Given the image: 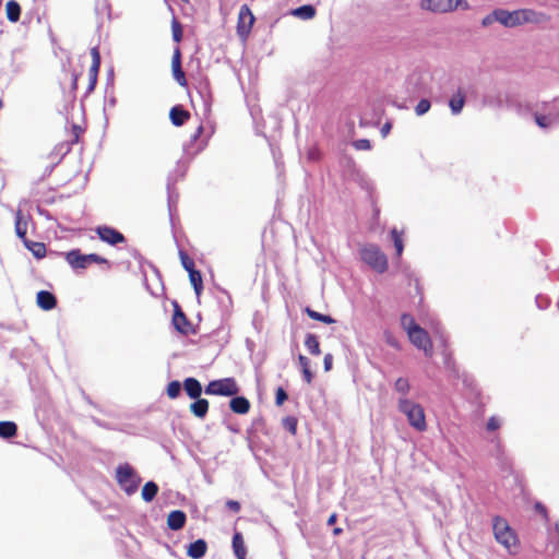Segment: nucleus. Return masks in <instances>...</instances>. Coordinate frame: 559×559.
Listing matches in <instances>:
<instances>
[{
	"label": "nucleus",
	"instance_id": "obj_1",
	"mask_svg": "<svg viewBox=\"0 0 559 559\" xmlns=\"http://www.w3.org/2000/svg\"><path fill=\"white\" fill-rule=\"evenodd\" d=\"M491 528L497 544H499L509 555L518 554L520 549V538L506 519L495 516L492 519Z\"/></svg>",
	"mask_w": 559,
	"mask_h": 559
},
{
	"label": "nucleus",
	"instance_id": "obj_2",
	"mask_svg": "<svg viewBox=\"0 0 559 559\" xmlns=\"http://www.w3.org/2000/svg\"><path fill=\"white\" fill-rule=\"evenodd\" d=\"M401 324L407 334L409 342L418 349L424 350L427 356L432 355V342L428 333L419 326L409 314L401 317Z\"/></svg>",
	"mask_w": 559,
	"mask_h": 559
},
{
	"label": "nucleus",
	"instance_id": "obj_3",
	"mask_svg": "<svg viewBox=\"0 0 559 559\" xmlns=\"http://www.w3.org/2000/svg\"><path fill=\"white\" fill-rule=\"evenodd\" d=\"M399 411L407 418L408 425L419 432L427 430V420L424 407L407 397H401L397 402Z\"/></svg>",
	"mask_w": 559,
	"mask_h": 559
},
{
	"label": "nucleus",
	"instance_id": "obj_4",
	"mask_svg": "<svg viewBox=\"0 0 559 559\" xmlns=\"http://www.w3.org/2000/svg\"><path fill=\"white\" fill-rule=\"evenodd\" d=\"M493 15L496 21L507 27H515L525 23L539 22V15L530 9H520L512 12L499 9L493 11Z\"/></svg>",
	"mask_w": 559,
	"mask_h": 559
},
{
	"label": "nucleus",
	"instance_id": "obj_5",
	"mask_svg": "<svg viewBox=\"0 0 559 559\" xmlns=\"http://www.w3.org/2000/svg\"><path fill=\"white\" fill-rule=\"evenodd\" d=\"M361 260L378 273H383L388 269L385 254L376 246H364L359 250Z\"/></svg>",
	"mask_w": 559,
	"mask_h": 559
},
{
	"label": "nucleus",
	"instance_id": "obj_6",
	"mask_svg": "<svg viewBox=\"0 0 559 559\" xmlns=\"http://www.w3.org/2000/svg\"><path fill=\"white\" fill-rule=\"evenodd\" d=\"M116 479L120 488L127 493L132 495L138 490L140 477L128 465H120L116 469Z\"/></svg>",
	"mask_w": 559,
	"mask_h": 559
},
{
	"label": "nucleus",
	"instance_id": "obj_7",
	"mask_svg": "<svg viewBox=\"0 0 559 559\" xmlns=\"http://www.w3.org/2000/svg\"><path fill=\"white\" fill-rule=\"evenodd\" d=\"M254 22L255 16L253 15L249 5L242 4L238 12L236 26L237 35L242 41L248 39Z\"/></svg>",
	"mask_w": 559,
	"mask_h": 559
},
{
	"label": "nucleus",
	"instance_id": "obj_8",
	"mask_svg": "<svg viewBox=\"0 0 559 559\" xmlns=\"http://www.w3.org/2000/svg\"><path fill=\"white\" fill-rule=\"evenodd\" d=\"M421 8L436 13H447L461 7L464 10L469 8L465 0H423Z\"/></svg>",
	"mask_w": 559,
	"mask_h": 559
},
{
	"label": "nucleus",
	"instance_id": "obj_9",
	"mask_svg": "<svg viewBox=\"0 0 559 559\" xmlns=\"http://www.w3.org/2000/svg\"><path fill=\"white\" fill-rule=\"evenodd\" d=\"M237 392L238 385L233 378L213 380L205 388V393L210 395L233 396Z\"/></svg>",
	"mask_w": 559,
	"mask_h": 559
},
{
	"label": "nucleus",
	"instance_id": "obj_10",
	"mask_svg": "<svg viewBox=\"0 0 559 559\" xmlns=\"http://www.w3.org/2000/svg\"><path fill=\"white\" fill-rule=\"evenodd\" d=\"M66 260L73 269H83L90 262L106 263V259L94 254H81L78 250H72L67 253Z\"/></svg>",
	"mask_w": 559,
	"mask_h": 559
},
{
	"label": "nucleus",
	"instance_id": "obj_11",
	"mask_svg": "<svg viewBox=\"0 0 559 559\" xmlns=\"http://www.w3.org/2000/svg\"><path fill=\"white\" fill-rule=\"evenodd\" d=\"M171 71H173V76L176 80V82L180 86L187 87L188 82L186 79V74L181 68V51H180L179 47L175 48L173 57H171Z\"/></svg>",
	"mask_w": 559,
	"mask_h": 559
},
{
	"label": "nucleus",
	"instance_id": "obj_12",
	"mask_svg": "<svg viewBox=\"0 0 559 559\" xmlns=\"http://www.w3.org/2000/svg\"><path fill=\"white\" fill-rule=\"evenodd\" d=\"M91 56H92V64L88 69V86L87 92L91 93L94 91L96 84H97V78L100 67V55L96 47L91 49Z\"/></svg>",
	"mask_w": 559,
	"mask_h": 559
},
{
	"label": "nucleus",
	"instance_id": "obj_13",
	"mask_svg": "<svg viewBox=\"0 0 559 559\" xmlns=\"http://www.w3.org/2000/svg\"><path fill=\"white\" fill-rule=\"evenodd\" d=\"M96 233L102 241L109 245L120 243L124 240L122 234L109 227H98Z\"/></svg>",
	"mask_w": 559,
	"mask_h": 559
},
{
	"label": "nucleus",
	"instance_id": "obj_14",
	"mask_svg": "<svg viewBox=\"0 0 559 559\" xmlns=\"http://www.w3.org/2000/svg\"><path fill=\"white\" fill-rule=\"evenodd\" d=\"M190 112L181 105L174 106L169 111L170 121L176 127L183 126L190 119Z\"/></svg>",
	"mask_w": 559,
	"mask_h": 559
},
{
	"label": "nucleus",
	"instance_id": "obj_15",
	"mask_svg": "<svg viewBox=\"0 0 559 559\" xmlns=\"http://www.w3.org/2000/svg\"><path fill=\"white\" fill-rule=\"evenodd\" d=\"M173 323H174L175 329L180 333L186 334L190 330V324L187 321L185 314L181 312L178 305L174 306Z\"/></svg>",
	"mask_w": 559,
	"mask_h": 559
},
{
	"label": "nucleus",
	"instance_id": "obj_16",
	"mask_svg": "<svg viewBox=\"0 0 559 559\" xmlns=\"http://www.w3.org/2000/svg\"><path fill=\"white\" fill-rule=\"evenodd\" d=\"M36 302L39 308H41L45 311H48L56 306V298L50 292L40 290L37 294Z\"/></svg>",
	"mask_w": 559,
	"mask_h": 559
},
{
	"label": "nucleus",
	"instance_id": "obj_17",
	"mask_svg": "<svg viewBox=\"0 0 559 559\" xmlns=\"http://www.w3.org/2000/svg\"><path fill=\"white\" fill-rule=\"evenodd\" d=\"M185 522L186 515L180 510H174L167 516V526L173 531L180 530L185 525Z\"/></svg>",
	"mask_w": 559,
	"mask_h": 559
},
{
	"label": "nucleus",
	"instance_id": "obj_18",
	"mask_svg": "<svg viewBox=\"0 0 559 559\" xmlns=\"http://www.w3.org/2000/svg\"><path fill=\"white\" fill-rule=\"evenodd\" d=\"M206 543L203 539H197L191 543L188 547L187 555L192 559H200L206 552Z\"/></svg>",
	"mask_w": 559,
	"mask_h": 559
},
{
	"label": "nucleus",
	"instance_id": "obj_19",
	"mask_svg": "<svg viewBox=\"0 0 559 559\" xmlns=\"http://www.w3.org/2000/svg\"><path fill=\"white\" fill-rule=\"evenodd\" d=\"M21 12H22V9H21V5H20V3L17 1L9 0L5 3V15H7V19L11 23L19 22V20L21 17Z\"/></svg>",
	"mask_w": 559,
	"mask_h": 559
},
{
	"label": "nucleus",
	"instance_id": "obj_20",
	"mask_svg": "<svg viewBox=\"0 0 559 559\" xmlns=\"http://www.w3.org/2000/svg\"><path fill=\"white\" fill-rule=\"evenodd\" d=\"M465 105V93L462 90H457L455 94L452 95L449 102V106L453 115H459Z\"/></svg>",
	"mask_w": 559,
	"mask_h": 559
},
{
	"label": "nucleus",
	"instance_id": "obj_21",
	"mask_svg": "<svg viewBox=\"0 0 559 559\" xmlns=\"http://www.w3.org/2000/svg\"><path fill=\"white\" fill-rule=\"evenodd\" d=\"M185 390L189 397L198 399L202 393V386L195 378H187L183 382Z\"/></svg>",
	"mask_w": 559,
	"mask_h": 559
},
{
	"label": "nucleus",
	"instance_id": "obj_22",
	"mask_svg": "<svg viewBox=\"0 0 559 559\" xmlns=\"http://www.w3.org/2000/svg\"><path fill=\"white\" fill-rule=\"evenodd\" d=\"M189 409L197 418H203L209 411V402L205 399L198 397L190 404Z\"/></svg>",
	"mask_w": 559,
	"mask_h": 559
},
{
	"label": "nucleus",
	"instance_id": "obj_23",
	"mask_svg": "<svg viewBox=\"0 0 559 559\" xmlns=\"http://www.w3.org/2000/svg\"><path fill=\"white\" fill-rule=\"evenodd\" d=\"M230 409L236 414H246L250 409V403L248 399L243 396H236L229 403Z\"/></svg>",
	"mask_w": 559,
	"mask_h": 559
},
{
	"label": "nucleus",
	"instance_id": "obj_24",
	"mask_svg": "<svg viewBox=\"0 0 559 559\" xmlns=\"http://www.w3.org/2000/svg\"><path fill=\"white\" fill-rule=\"evenodd\" d=\"M158 491V487L154 481H146L141 490V498L144 502H151Z\"/></svg>",
	"mask_w": 559,
	"mask_h": 559
},
{
	"label": "nucleus",
	"instance_id": "obj_25",
	"mask_svg": "<svg viewBox=\"0 0 559 559\" xmlns=\"http://www.w3.org/2000/svg\"><path fill=\"white\" fill-rule=\"evenodd\" d=\"M188 277H189V282H190L191 286L193 287L195 295L200 296L201 292H202V284H203L201 273L194 269V270L188 272Z\"/></svg>",
	"mask_w": 559,
	"mask_h": 559
},
{
	"label": "nucleus",
	"instance_id": "obj_26",
	"mask_svg": "<svg viewBox=\"0 0 559 559\" xmlns=\"http://www.w3.org/2000/svg\"><path fill=\"white\" fill-rule=\"evenodd\" d=\"M233 549L237 559H246V548L243 539L239 533H236L233 537Z\"/></svg>",
	"mask_w": 559,
	"mask_h": 559
},
{
	"label": "nucleus",
	"instance_id": "obj_27",
	"mask_svg": "<svg viewBox=\"0 0 559 559\" xmlns=\"http://www.w3.org/2000/svg\"><path fill=\"white\" fill-rule=\"evenodd\" d=\"M26 224H27L26 219H24L23 216L21 215V212L17 211L16 216H15L14 229H15L16 236L20 239H22L23 241L26 239L25 238Z\"/></svg>",
	"mask_w": 559,
	"mask_h": 559
},
{
	"label": "nucleus",
	"instance_id": "obj_28",
	"mask_svg": "<svg viewBox=\"0 0 559 559\" xmlns=\"http://www.w3.org/2000/svg\"><path fill=\"white\" fill-rule=\"evenodd\" d=\"M24 245L35 258L40 259L45 257L46 248L43 242H31L25 239Z\"/></svg>",
	"mask_w": 559,
	"mask_h": 559
},
{
	"label": "nucleus",
	"instance_id": "obj_29",
	"mask_svg": "<svg viewBox=\"0 0 559 559\" xmlns=\"http://www.w3.org/2000/svg\"><path fill=\"white\" fill-rule=\"evenodd\" d=\"M16 433V425L13 421H0V437L11 438Z\"/></svg>",
	"mask_w": 559,
	"mask_h": 559
},
{
	"label": "nucleus",
	"instance_id": "obj_30",
	"mask_svg": "<svg viewBox=\"0 0 559 559\" xmlns=\"http://www.w3.org/2000/svg\"><path fill=\"white\" fill-rule=\"evenodd\" d=\"M294 14L296 16H299V17L304 19V20H309V19H312L316 15V9L312 5L307 4V5H302V7L297 8L294 11Z\"/></svg>",
	"mask_w": 559,
	"mask_h": 559
},
{
	"label": "nucleus",
	"instance_id": "obj_31",
	"mask_svg": "<svg viewBox=\"0 0 559 559\" xmlns=\"http://www.w3.org/2000/svg\"><path fill=\"white\" fill-rule=\"evenodd\" d=\"M305 346L308 348V350L312 355H319L320 354V345L317 340V337L312 334H308L305 337Z\"/></svg>",
	"mask_w": 559,
	"mask_h": 559
},
{
	"label": "nucleus",
	"instance_id": "obj_32",
	"mask_svg": "<svg viewBox=\"0 0 559 559\" xmlns=\"http://www.w3.org/2000/svg\"><path fill=\"white\" fill-rule=\"evenodd\" d=\"M308 317L312 320H316V321H319V322H322V323H325V324H333L335 323V320L330 317V316H326V314H321L314 310H311V309H307L306 310Z\"/></svg>",
	"mask_w": 559,
	"mask_h": 559
},
{
	"label": "nucleus",
	"instance_id": "obj_33",
	"mask_svg": "<svg viewBox=\"0 0 559 559\" xmlns=\"http://www.w3.org/2000/svg\"><path fill=\"white\" fill-rule=\"evenodd\" d=\"M395 390L405 397L408 393L411 385L409 382L404 378H399L394 383Z\"/></svg>",
	"mask_w": 559,
	"mask_h": 559
},
{
	"label": "nucleus",
	"instance_id": "obj_34",
	"mask_svg": "<svg viewBox=\"0 0 559 559\" xmlns=\"http://www.w3.org/2000/svg\"><path fill=\"white\" fill-rule=\"evenodd\" d=\"M430 107H431V104L428 99H426V98L420 99L415 107V112L417 116H423L429 111Z\"/></svg>",
	"mask_w": 559,
	"mask_h": 559
},
{
	"label": "nucleus",
	"instance_id": "obj_35",
	"mask_svg": "<svg viewBox=\"0 0 559 559\" xmlns=\"http://www.w3.org/2000/svg\"><path fill=\"white\" fill-rule=\"evenodd\" d=\"M171 31H173V39L176 43L181 41V39H182V27H181V24L177 20L173 21V23H171Z\"/></svg>",
	"mask_w": 559,
	"mask_h": 559
},
{
	"label": "nucleus",
	"instance_id": "obj_36",
	"mask_svg": "<svg viewBox=\"0 0 559 559\" xmlns=\"http://www.w3.org/2000/svg\"><path fill=\"white\" fill-rule=\"evenodd\" d=\"M391 234H392V237L394 240V247H395L396 254L401 255L403 252L402 235L395 229H393Z\"/></svg>",
	"mask_w": 559,
	"mask_h": 559
},
{
	"label": "nucleus",
	"instance_id": "obj_37",
	"mask_svg": "<svg viewBox=\"0 0 559 559\" xmlns=\"http://www.w3.org/2000/svg\"><path fill=\"white\" fill-rule=\"evenodd\" d=\"M179 259H180V263H181L182 267L187 272L194 270L193 261L186 253L179 252Z\"/></svg>",
	"mask_w": 559,
	"mask_h": 559
},
{
	"label": "nucleus",
	"instance_id": "obj_38",
	"mask_svg": "<svg viewBox=\"0 0 559 559\" xmlns=\"http://www.w3.org/2000/svg\"><path fill=\"white\" fill-rule=\"evenodd\" d=\"M181 390V385L178 381H171L167 386V395L170 399H175L178 396L179 392Z\"/></svg>",
	"mask_w": 559,
	"mask_h": 559
},
{
	"label": "nucleus",
	"instance_id": "obj_39",
	"mask_svg": "<svg viewBox=\"0 0 559 559\" xmlns=\"http://www.w3.org/2000/svg\"><path fill=\"white\" fill-rule=\"evenodd\" d=\"M354 147L357 148V150H362V151H366V150H370L371 148V143L369 140L367 139H359V140H356L354 143H353Z\"/></svg>",
	"mask_w": 559,
	"mask_h": 559
},
{
	"label": "nucleus",
	"instance_id": "obj_40",
	"mask_svg": "<svg viewBox=\"0 0 559 559\" xmlns=\"http://www.w3.org/2000/svg\"><path fill=\"white\" fill-rule=\"evenodd\" d=\"M535 121L540 128H546L550 124L549 119L543 115H535Z\"/></svg>",
	"mask_w": 559,
	"mask_h": 559
},
{
	"label": "nucleus",
	"instance_id": "obj_41",
	"mask_svg": "<svg viewBox=\"0 0 559 559\" xmlns=\"http://www.w3.org/2000/svg\"><path fill=\"white\" fill-rule=\"evenodd\" d=\"M332 355L330 353L325 354L323 357V369L325 372H329L332 369Z\"/></svg>",
	"mask_w": 559,
	"mask_h": 559
},
{
	"label": "nucleus",
	"instance_id": "obj_42",
	"mask_svg": "<svg viewBox=\"0 0 559 559\" xmlns=\"http://www.w3.org/2000/svg\"><path fill=\"white\" fill-rule=\"evenodd\" d=\"M286 399H287V395H286L285 391L282 388H278L276 391V397H275L276 405H282Z\"/></svg>",
	"mask_w": 559,
	"mask_h": 559
},
{
	"label": "nucleus",
	"instance_id": "obj_43",
	"mask_svg": "<svg viewBox=\"0 0 559 559\" xmlns=\"http://www.w3.org/2000/svg\"><path fill=\"white\" fill-rule=\"evenodd\" d=\"M83 130L80 126H76L74 124L72 127V135H73V139H72V143H76L79 142V139H80V135L82 134Z\"/></svg>",
	"mask_w": 559,
	"mask_h": 559
},
{
	"label": "nucleus",
	"instance_id": "obj_44",
	"mask_svg": "<svg viewBox=\"0 0 559 559\" xmlns=\"http://www.w3.org/2000/svg\"><path fill=\"white\" fill-rule=\"evenodd\" d=\"M298 361H299V365L301 367V370L302 369H309V360L305 356L299 355L298 356Z\"/></svg>",
	"mask_w": 559,
	"mask_h": 559
},
{
	"label": "nucleus",
	"instance_id": "obj_45",
	"mask_svg": "<svg viewBox=\"0 0 559 559\" xmlns=\"http://www.w3.org/2000/svg\"><path fill=\"white\" fill-rule=\"evenodd\" d=\"M302 374H304V378L306 380V382L308 384H310L312 382V373L310 371V368L309 369H302Z\"/></svg>",
	"mask_w": 559,
	"mask_h": 559
},
{
	"label": "nucleus",
	"instance_id": "obj_46",
	"mask_svg": "<svg viewBox=\"0 0 559 559\" xmlns=\"http://www.w3.org/2000/svg\"><path fill=\"white\" fill-rule=\"evenodd\" d=\"M493 21H496V19H495L493 12H492L491 14L487 15L486 17H484V20H483L481 24H483L484 26H488V25H490Z\"/></svg>",
	"mask_w": 559,
	"mask_h": 559
},
{
	"label": "nucleus",
	"instance_id": "obj_47",
	"mask_svg": "<svg viewBox=\"0 0 559 559\" xmlns=\"http://www.w3.org/2000/svg\"><path fill=\"white\" fill-rule=\"evenodd\" d=\"M285 421L288 424L290 432L293 435H295L296 433V421L292 418H287Z\"/></svg>",
	"mask_w": 559,
	"mask_h": 559
},
{
	"label": "nucleus",
	"instance_id": "obj_48",
	"mask_svg": "<svg viewBox=\"0 0 559 559\" xmlns=\"http://www.w3.org/2000/svg\"><path fill=\"white\" fill-rule=\"evenodd\" d=\"M227 507L234 511H238L240 509V504L237 501L230 500L227 502Z\"/></svg>",
	"mask_w": 559,
	"mask_h": 559
},
{
	"label": "nucleus",
	"instance_id": "obj_49",
	"mask_svg": "<svg viewBox=\"0 0 559 559\" xmlns=\"http://www.w3.org/2000/svg\"><path fill=\"white\" fill-rule=\"evenodd\" d=\"M203 130H204V129H203V126H202V124H200V126L197 128V130H195L194 134L192 135V139H193V140H197V139H198V138L203 133Z\"/></svg>",
	"mask_w": 559,
	"mask_h": 559
},
{
	"label": "nucleus",
	"instance_id": "obj_50",
	"mask_svg": "<svg viewBox=\"0 0 559 559\" xmlns=\"http://www.w3.org/2000/svg\"><path fill=\"white\" fill-rule=\"evenodd\" d=\"M78 80L79 75L76 73L72 74V90L75 91L78 88Z\"/></svg>",
	"mask_w": 559,
	"mask_h": 559
},
{
	"label": "nucleus",
	"instance_id": "obj_51",
	"mask_svg": "<svg viewBox=\"0 0 559 559\" xmlns=\"http://www.w3.org/2000/svg\"><path fill=\"white\" fill-rule=\"evenodd\" d=\"M336 520V515L335 514H331L328 519V524L331 525L335 522Z\"/></svg>",
	"mask_w": 559,
	"mask_h": 559
},
{
	"label": "nucleus",
	"instance_id": "obj_52",
	"mask_svg": "<svg viewBox=\"0 0 559 559\" xmlns=\"http://www.w3.org/2000/svg\"><path fill=\"white\" fill-rule=\"evenodd\" d=\"M496 427H497V426H496V424H495L492 420H490V421L488 423V428H489V429H495Z\"/></svg>",
	"mask_w": 559,
	"mask_h": 559
},
{
	"label": "nucleus",
	"instance_id": "obj_53",
	"mask_svg": "<svg viewBox=\"0 0 559 559\" xmlns=\"http://www.w3.org/2000/svg\"><path fill=\"white\" fill-rule=\"evenodd\" d=\"M340 532H341V528H335V530H334V534H335V535L340 534Z\"/></svg>",
	"mask_w": 559,
	"mask_h": 559
},
{
	"label": "nucleus",
	"instance_id": "obj_54",
	"mask_svg": "<svg viewBox=\"0 0 559 559\" xmlns=\"http://www.w3.org/2000/svg\"><path fill=\"white\" fill-rule=\"evenodd\" d=\"M390 128V124H386L384 128H383V131H388V129Z\"/></svg>",
	"mask_w": 559,
	"mask_h": 559
},
{
	"label": "nucleus",
	"instance_id": "obj_55",
	"mask_svg": "<svg viewBox=\"0 0 559 559\" xmlns=\"http://www.w3.org/2000/svg\"><path fill=\"white\" fill-rule=\"evenodd\" d=\"M390 128V124H386L384 128H383V131H388V129Z\"/></svg>",
	"mask_w": 559,
	"mask_h": 559
}]
</instances>
